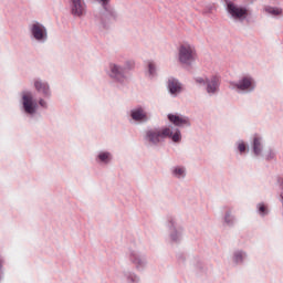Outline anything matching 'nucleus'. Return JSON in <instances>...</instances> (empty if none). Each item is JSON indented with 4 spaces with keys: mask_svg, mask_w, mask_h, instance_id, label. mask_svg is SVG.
Listing matches in <instances>:
<instances>
[{
    "mask_svg": "<svg viewBox=\"0 0 283 283\" xmlns=\"http://www.w3.org/2000/svg\"><path fill=\"white\" fill-rule=\"evenodd\" d=\"M198 57L196 49L188 43L180 44L178 48V61L185 65H191Z\"/></svg>",
    "mask_w": 283,
    "mask_h": 283,
    "instance_id": "f257e3e1",
    "label": "nucleus"
},
{
    "mask_svg": "<svg viewBox=\"0 0 283 283\" xmlns=\"http://www.w3.org/2000/svg\"><path fill=\"white\" fill-rule=\"evenodd\" d=\"M171 137V129L164 128V129H150L146 132V139L151 144L156 145L161 140Z\"/></svg>",
    "mask_w": 283,
    "mask_h": 283,
    "instance_id": "f03ea898",
    "label": "nucleus"
},
{
    "mask_svg": "<svg viewBox=\"0 0 283 283\" xmlns=\"http://www.w3.org/2000/svg\"><path fill=\"white\" fill-rule=\"evenodd\" d=\"M226 6H227V9H228V13L230 15H232L233 19L242 21V20H245L247 17L249 15V10H247L243 7H238L232 1H227Z\"/></svg>",
    "mask_w": 283,
    "mask_h": 283,
    "instance_id": "7ed1b4c3",
    "label": "nucleus"
},
{
    "mask_svg": "<svg viewBox=\"0 0 283 283\" xmlns=\"http://www.w3.org/2000/svg\"><path fill=\"white\" fill-rule=\"evenodd\" d=\"M134 65H135V63H133V62H127V66L126 67H120V66H118L116 64H111L112 77H114L117 81H119L122 77H124L125 71L126 70H132Z\"/></svg>",
    "mask_w": 283,
    "mask_h": 283,
    "instance_id": "20e7f679",
    "label": "nucleus"
},
{
    "mask_svg": "<svg viewBox=\"0 0 283 283\" xmlns=\"http://www.w3.org/2000/svg\"><path fill=\"white\" fill-rule=\"evenodd\" d=\"M23 107L24 112L27 114H34L36 111V103L32 101V94L31 93H24L23 95Z\"/></svg>",
    "mask_w": 283,
    "mask_h": 283,
    "instance_id": "39448f33",
    "label": "nucleus"
},
{
    "mask_svg": "<svg viewBox=\"0 0 283 283\" xmlns=\"http://www.w3.org/2000/svg\"><path fill=\"white\" fill-rule=\"evenodd\" d=\"M71 11L73 15L82 17L85 13V4L83 0H71Z\"/></svg>",
    "mask_w": 283,
    "mask_h": 283,
    "instance_id": "423d86ee",
    "label": "nucleus"
},
{
    "mask_svg": "<svg viewBox=\"0 0 283 283\" xmlns=\"http://www.w3.org/2000/svg\"><path fill=\"white\" fill-rule=\"evenodd\" d=\"M232 86L242 92L250 91L253 90V80L251 77H243L239 83L232 84Z\"/></svg>",
    "mask_w": 283,
    "mask_h": 283,
    "instance_id": "0eeeda50",
    "label": "nucleus"
},
{
    "mask_svg": "<svg viewBox=\"0 0 283 283\" xmlns=\"http://www.w3.org/2000/svg\"><path fill=\"white\" fill-rule=\"evenodd\" d=\"M167 118L169 119V122H171L172 125L177 126V127H182V126H188L190 125L189 120L187 117L181 116V115H172L169 114L167 116Z\"/></svg>",
    "mask_w": 283,
    "mask_h": 283,
    "instance_id": "6e6552de",
    "label": "nucleus"
},
{
    "mask_svg": "<svg viewBox=\"0 0 283 283\" xmlns=\"http://www.w3.org/2000/svg\"><path fill=\"white\" fill-rule=\"evenodd\" d=\"M32 35L36 41H42L45 39V29L40 23L32 24Z\"/></svg>",
    "mask_w": 283,
    "mask_h": 283,
    "instance_id": "1a4fd4ad",
    "label": "nucleus"
},
{
    "mask_svg": "<svg viewBox=\"0 0 283 283\" xmlns=\"http://www.w3.org/2000/svg\"><path fill=\"white\" fill-rule=\"evenodd\" d=\"M220 78L212 76L211 80L207 81V93L214 94L219 90Z\"/></svg>",
    "mask_w": 283,
    "mask_h": 283,
    "instance_id": "9d476101",
    "label": "nucleus"
},
{
    "mask_svg": "<svg viewBox=\"0 0 283 283\" xmlns=\"http://www.w3.org/2000/svg\"><path fill=\"white\" fill-rule=\"evenodd\" d=\"M130 118H133V120H137V122H146L147 120L146 113H145V111H143V108H137L135 111H130Z\"/></svg>",
    "mask_w": 283,
    "mask_h": 283,
    "instance_id": "9b49d317",
    "label": "nucleus"
},
{
    "mask_svg": "<svg viewBox=\"0 0 283 283\" xmlns=\"http://www.w3.org/2000/svg\"><path fill=\"white\" fill-rule=\"evenodd\" d=\"M34 88H36L38 93H42L44 96H50V87L46 83L36 81L34 82Z\"/></svg>",
    "mask_w": 283,
    "mask_h": 283,
    "instance_id": "f8f14e48",
    "label": "nucleus"
},
{
    "mask_svg": "<svg viewBox=\"0 0 283 283\" xmlns=\"http://www.w3.org/2000/svg\"><path fill=\"white\" fill-rule=\"evenodd\" d=\"M168 88L171 94H178L181 91L180 83L175 78L169 80Z\"/></svg>",
    "mask_w": 283,
    "mask_h": 283,
    "instance_id": "ddd939ff",
    "label": "nucleus"
},
{
    "mask_svg": "<svg viewBox=\"0 0 283 283\" xmlns=\"http://www.w3.org/2000/svg\"><path fill=\"white\" fill-rule=\"evenodd\" d=\"M252 151L254 155L260 156V153L262 151L260 137H254L252 140Z\"/></svg>",
    "mask_w": 283,
    "mask_h": 283,
    "instance_id": "4468645a",
    "label": "nucleus"
},
{
    "mask_svg": "<svg viewBox=\"0 0 283 283\" xmlns=\"http://www.w3.org/2000/svg\"><path fill=\"white\" fill-rule=\"evenodd\" d=\"M98 160H101V163H108V160H111V154L108 153H101L98 154Z\"/></svg>",
    "mask_w": 283,
    "mask_h": 283,
    "instance_id": "2eb2a0df",
    "label": "nucleus"
},
{
    "mask_svg": "<svg viewBox=\"0 0 283 283\" xmlns=\"http://www.w3.org/2000/svg\"><path fill=\"white\" fill-rule=\"evenodd\" d=\"M265 12H268L272 15H280L281 14V9L268 7V8H265Z\"/></svg>",
    "mask_w": 283,
    "mask_h": 283,
    "instance_id": "dca6fc26",
    "label": "nucleus"
},
{
    "mask_svg": "<svg viewBox=\"0 0 283 283\" xmlns=\"http://www.w3.org/2000/svg\"><path fill=\"white\" fill-rule=\"evenodd\" d=\"M174 175L177 176V178L185 177V168H175Z\"/></svg>",
    "mask_w": 283,
    "mask_h": 283,
    "instance_id": "f3484780",
    "label": "nucleus"
},
{
    "mask_svg": "<svg viewBox=\"0 0 283 283\" xmlns=\"http://www.w3.org/2000/svg\"><path fill=\"white\" fill-rule=\"evenodd\" d=\"M168 137H171L172 143H179L180 142L179 130H177V133H175V134L171 133V136H168Z\"/></svg>",
    "mask_w": 283,
    "mask_h": 283,
    "instance_id": "a211bd4d",
    "label": "nucleus"
},
{
    "mask_svg": "<svg viewBox=\"0 0 283 283\" xmlns=\"http://www.w3.org/2000/svg\"><path fill=\"white\" fill-rule=\"evenodd\" d=\"M259 213L262 216L268 213L266 206L264 203H259Z\"/></svg>",
    "mask_w": 283,
    "mask_h": 283,
    "instance_id": "6ab92c4d",
    "label": "nucleus"
},
{
    "mask_svg": "<svg viewBox=\"0 0 283 283\" xmlns=\"http://www.w3.org/2000/svg\"><path fill=\"white\" fill-rule=\"evenodd\" d=\"M239 153H245L247 146L243 143H239L238 145Z\"/></svg>",
    "mask_w": 283,
    "mask_h": 283,
    "instance_id": "aec40b11",
    "label": "nucleus"
},
{
    "mask_svg": "<svg viewBox=\"0 0 283 283\" xmlns=\"http://www.w3.org/2000/svg\"><path fill=\"white\" fill-rule=\"evenodd\" d=\"M148 71L150 72V75L154 74V71H155V66H154V63H148Z\"/></svg>",
    "mask_w": 283,
    "mask_h": 283,
    "instance_id": "412c9836",
    "label": "nucleus"
},
{
    "mask_svg": "<svg viewBox=\"0 0 283 283\" xmlns=\"http://www.w3.org/2000/svg\"><path fill=\"white\" fill-rule=\"evenodd\" d=\"M38 104H39L40 106H42V108H48V104L45 103L44 99H40V101L38 102Z\"/></svg>",
    "mask_w": 283,
    "mask_h": 283,
    "instance_id": "4be33fe9",
    "label": "nucleus"
},
{
    "mask_svg": "<svg viewBox=\"0 0 283 283\" xmlns=\"http://www.w3.org/2000/svg\"><path fill=\"white\" fill-rule=\"evenodd\" d=\"M196 82L199 83V85L206 84V80H203L201 77L196 78Z\"/></svg>",
    "mask_w": 283,
    "mask_h": 283,
    "instance_id": "5701e85b",
    "label": "nucleus"
},
{
    "mask_svg": "<svg viewBox=\"0 0 283 283\" xmlns=\"http://www.w3.org/2000/svg\"><path fill=\"white\" fill-rule=\"evenodd\" d=\"M241 258H242L241 252H238V253L235 254V262H240V261H241Z\"/></svg>",
    "mask_w": 283,
    "mask_h": 283,
    "instance_id": "b1692460",
    "label": "nucleus"
},
{
    "mask_svg": "<svg viewBox=\"0 0 283 283\" xmlns=\"http://www.w3.org/2000/svg\"><path fill=\"white\" fill-rule=\"evenodd\" d=\"M103 3L104 10H106V4L108 3V0H98Z\"/></svg>",
    "mask_w": 283,
    "mask_h": 283,
    "instance_id": "393cba45",
    "label": "nucleus"
},
{
    "mask_svg": "<svg viewBox=\"0 0 283 283\" xmlns=\"http://www.w3.org/2000/svg\"><path fill=\"white\" fill-rule=\"evenodd\" d=\"M229 218H230V214L226 216V222H228V223H230Z\"/></svg>",
    "mask_w": 283,
    "mask_h": 283,
    "instance_id": "a878e982",
    "label": "nucleus"
}]
</instances>
